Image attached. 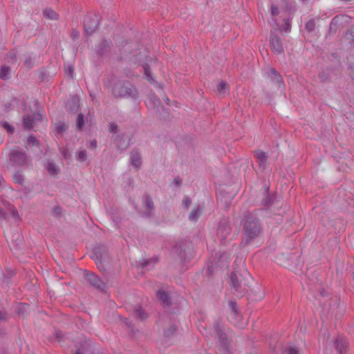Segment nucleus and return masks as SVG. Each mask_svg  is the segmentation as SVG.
Segmentation results:
<instances>
[{
	"instance_id": "f257e3e1",
	"label": "nucleus",
	"mask_w": 354,
	"mask_h": 354,
	"mask_svg": "<svg viewBox=\"0 0 354 354\" xmlns=\"http://www.w3.org/2000/svg\"><path fill=\"white\" fill-rule=\"evenodd\" d=\"M243 230L245 235L246 243L258 238L263 231L261 221L257 216L251 212H247L242 221Z\"/></svg>"
},
{
	"instance_id": "f03ea898",
	"label": "nucleus",
	"mask_w": 354,
	"mask_h": 354,
	"mask_svg": "<svg viewBox=\"0 0 354 354\" xmlns=\"http://www.w3.org/2000/svg\"><path fill=\"white\" fill-rule=\"evenodd\" d=\"M112 93L115 98H130L136 100L139 97L136 88L127 80H116L112 88Z\"/></svg>"
},
{
	"instance_id": "7ed1b4c3",
	"label": "nucleus",
	"mask_w": 354,
	"mask_h": 354,
	"mask_svg": "<svg viewBox=\"0 0 354 354\" xmlns=\"http://www.w3.org/2000/svg\"><path fill=\"white\" fill-rule=\"evenodd\" d=\"M95 263L100 270L106 271L111 266L109 254L104 246H98L94 249Z\"/></svg>"
},
{
	"instance_id": "20e7f679",
	"label": "nucleus",
	"mask_w": 354,
	"mask_h": 354,
	"mask_svg": "<svg viewBox=\"0 0 354 354\" xmlns=\"http://www.w3.org/2000/svg\"><path fill=\"white\" fill-rule=\"evenodd\" d=\"M99 17L95 14H88L84 19V32L86 35H92L97 30Z\"/></svg>"
},
{
	"instance_id": "39448f33",
	"label": "nucleus",
	"mask_w": 354,
	"mask_h": 354,
	"mask_svg": "<svg viewBox=\"0 0 354 354\" xmlns=\"http://www.w3.org/2000/svg\"><path fill=\"white\" fill-rule=\"evenodd\" d=\"M10 162L14 166L22 167L28 164V157L25 151L12 149L9 153Z\"/></svg>"
},
{
	"instance_id": "423d86ee",
	"label": "nucleus",
	"mask_w": 354,
	"mask_h": 354,
	"mask_svg": "<svg viewBox=\"0 0 354 354\" xmlns=\"http://www.w3.org/2000/svg\"><path fill=\"white\" fill-rule=\"evenodd\" d=\"M231 227L228 218H222L219 222L217 229V236L222 243H224L227 238L231 234Z\"/></svg>"
},
{
	"instance_id": "0eeeda50",
	"label": "nucleus",
	"mask_w": 354,
	"mask_h": 354,
	"mask_svg": "<svg viewBox=\"0 0 354 354\" xmlns=\"http://www.w3.org/2000/svg\"><path fill=\"white\" fill-rule=\"evenodd\" d=\"M85 280L96 289L103 290L106 288L105 283L101 279L93 272L85 273Z\"/></svg>"
},
{
	"instance_id": "6e6552de",
	"label": "nucleus",
	"mask_w": 354,
	"mask_h": 354,
	"mask_svg": "<svg viewBox=\"0 0 354 354\" xmlns=\"http://www.w3.org/2000/svg\"><path fill=\"white\" fill-rule=\"evenodd\" d=\"M270 45L272 49L277 53L280 54L283 52L282 41L280 37L275 33L271 32L270 37Z\"/></svg>"
},
{
	"instance_id": "1a4fd4ad",
	"label": "nucleus",
	"mask_w": 354,
	"mask_h": 354,
	"mask_svg": "<svg viewBox=\"0 0 354 354\" xmlns=\"http://www.w3.org/2000/svg\"><path fill=\"white\" fill-rule=\"evenodd\" d=\"M143 204L145 207L146 208V211L142 213V216L149 218L153 214V211L154 209V204L151 197L145 194L143 198Z\"/></svg>"
},
{
	"instance_id": "9d476101",
	"label": "nucleus",
	"mask_w": 354,
	"mask_h": 354,
	"mask_svg": "<svg viewBox=\"0 0 354 354\" xmlns=\"http://www.w3.org/2000/svg\"><path fill=\"white\" fill-rule=\"evenodd\" d=\"M111 41L107 39H102L96 48L95 52L98 56H103L110 52L111 48Z\"/></svg>"
},
{
	"instance_id": "9b49d317",
	"label": "nucleus",
	"mask_w": 354,
	"mask_h": 354,
	"mask_svg": "<svg viewBox=\"0 0 354 354\" xmlns=\"http://www.w3.org/2000/svg\"><path fill=\"white\" fill-rule=\"evenodd\" d=\"M80 100L77 96L71 97L66 104V110L71 113H75L78 111Z\"/></svg>"
},
{
	"instance_id": "f8f14e48",
	"label": "nucleus",
	"mask_w": 354,
	"mask_h": 354,
	"mask_svg": "<svg viewBox=\"0 0 354 354\" xmlns=\"http://www.w3.org/2000/svg\"><path fill=\"white\" fill-rule=\"evenodd\" d=\"M268 77L270 80L276 83L279 88H282L283 87V82L281 76L277 73L274 68H270L268 73Z\"/></svg>"
},
{
	"instance_id": "ddd939ff",
	"label": "nucleus",
	"mask_w": 354,
	"mask_h": 354,
	"mask_svg": "<svg viewBox=\"0 0 354 354\" xmlns=\"http://www.w3.org/2000/svg\"><path fill=\"white\" fill-rule=\"evenodd\" d=\"M214 329L221 343L223 346L226 347L227 346V335L224 333L222 326L218 323H216L214 324Z\"/></svg>"
},
{
	"instance_id": "4468645a",
	"label": "nucleus",
	"mask_w": 354,
	"mask_h": 354,
	"mask_svg": "<svg viewBox=\"0 0 354 354\" xmlns=\"http://www.w3.org/2000/svg\"><path fill=\"white\" fill-rule=\"evenodd\" d=\"M256 156L259 160V167L264 170L266 167L267 160H268V156L264 151H262L261 150H257L255 151Z\"/></svg>"
},
{
	"instance_id": "2eb2a0df",
	"label": "nucleus",
	"mask_w": 354,
	"mask_h": 354,
	"mask_svg": "<svg viewBox=\"0 0 354 354\" xmlns=\"http://www.w3.org/2000/svg\"><path fill=\"white\" fill-rule=\"evenodd\" d=\"M157 297L164 306H169L171 304L167 292L163 290L157 292Z\"/></svg>"
},
{
	"instance_id": "dca6fc26",
	"label": "nucleus",
	"mask_w": 354,
	"mask_h": 354,
	"mask_svg": "<svg viewBox=\"0 0 354 354\" xmlns=\"http://www.w3.org/2000/svg\"><path fill=\"white\" fill-rule=\"evenodd\" d=\"M335 345L337 354H343L346 352L347 348V342L344 339H336Z\"/></svg>"
},
{
	"instance_id": "f3484780",
	"label": "nucleus",
	"mask_w": 354,
	"mask_h": 354,
	"mask_svg": "<svg viewBox=\"0 0 354 354\" xmlns=\"http://www.w3.org/2000/svg\"><path fill=\"white\" fill-rule=\"evenodd\" d=\"M241 274L237 272H232L230 276L231 284L236 292L241 288V281L240 279Z\"/></svg>"
},
{
	"instance_id": "a211bd4d",
	"label": "nucleus",
	"mask_w": 354,
	"mask_h": 354,
	"mask_svg": "<svg viewBox=\"0 0 354 354\" xmlns=\"http://www.w3.org/2000/svg\"><path fill=\"white\" fill-rule=\"evenodd\" d=\"M147 100L148 105L151 108L158 110V108L160 105V101L156 97L154 93H149L147 97Z\"/></svg>"
},
{
	"instance_id": "6ab92c4d",
	"label": "nucleus",
	"mask_w": 354,
	"mask_h": 354,
	"mask_svg": "<svg viewBox=\"0 0 354 354\" xmlns=\"http://www.w3.org/2000/svg\"><path fill=\"white\" fill-rule=\"evenodd\" d=\"M131 160L133 165L136 167H140L142 164L140 153L136 150H133L131 152Z\"/></svg>"
},
{
	"instance_id": "aec40b11",
	"label": "nucleus",
	"mask_w": 354,
	"mask_h": 354,
	"mask_svg": "<svg viewBox=\"0 0 354 354\" xmlns=\"http://www.w3.org/2000/svg\"><path fill=\"white\" fill-rule=\"evenodd\" d=\"M35 119L30 115H24L23 118V127L24 129L30 130L33 127Z\"/></svg>"
},
{
	"instance_id": "412c9836",
	"label": "nucleus",
	"mask_w": 354,
	"mask_h": 354,
	"mask_svg": "<svg viewBox=\"0 0 354 354\" xmlns=\"http://www.w3.org/2000/svg\"><path fill=\"white\" fill-rule=\"evenodd\" d=\"M90 348V345L86 341L81 342L80 345L76 346V351L73 354H85Z\"/></svg>"
},
{
	"instance_id": "4be33fe9",
	"label": "nucleus",
	"mask_w": 354,
	"mask_h": 354,
	"mask_svg": "<svg viewBox=\"0 0 354 354\" xmlns=\"http://www.w3.org/2000/svg\"><path fill=\"white\" fill-rule=\"evenodd\" d=\"M10 68L8 66H0V78L3 80H8L10 77Z\"/></svg>"
},
{
	"instance_id": "5701e85b",
	"label": "nucleus",
	"mask_w": 354,
	"mask_h": 354,
	"mask_svg": "<svg viewBox=\"0 0 354 354\" xmlns=\"http://www.w3.org/2000/svg\"><path fill=\"white\" fill-rule=\"evenodd\" d=\"M202 212V209L201 207L198 206L197 207L192 209L189 215V219L192 221H196L200 217Z\"/></svg>"
},
{
	"instance_id": "b1692460",
	"label": "nucleus",
	"mask_w": 354,
	"mask_h": 354,
	"mask_svg": "<svg viewBox=\"0 0 354 354\" xmlns=\"http://www.w3.org/2000/svg\"><path fill=\"white\" fill-rule=\"evenodd\" d=\"M133 315L139 320H144L147 318V313L141 307H138L134 310Z\"/></svg>"
},
{
	"instance_id": "393cba45",
	"label": "nucleus",
	"mask_w": 354,
	"mask_h": 354,
	"mask_svg": "<svg viewBox=\"0 0 354 354\" xmlns=\"http://www.w3.org/2000/svg\"><path fill=\"white\" fill-rule=\"evenodd\" d=\"M44 15L46 18L51 20H57L58 15L51 8H46L44 10Z\"/></svg>"
},
{
	"instance_id": "a878e982",
	"label": "nucleus",
	"mask_w": 354,
	"mask_h": 354,
	"mask_svg": "<svg viewBox=\"0 0 354 354\" xmlns=\"http://www.w3.org/2000/svg\"><path fill=\"white\" fill-rule=\"evenodd\" d=\"M46 169L48 174L51 176H56L59 173V169L52 162H48L47 163L46 165Z\"/></svg>"
},
{
	"instance_id": "bb28decb",
	"label": "nucleus",
	"mask_w": 354,
	"mask_h": 354,
	"mask_svg": "<svg viewBox=\"0 0 354 354\" xmlns=\"http://www.w3.org/2000/svg\"><path fill=\"white\" fill-rule=\"evenodd\" d=\"M76 129L79 131L82 130L84 127V116L82 113H80L76 119Z\"/></svg>"
},
{
	"instance_id": "cd10ccee",
	"label": "nucleus",
	"mask_w": 354,
	"mask_h": 354,
	"mask_svg": "<svg viewBox=\"0 0 354 354\" xmlns=\"http://www.w3.org/2000/svg\"><path fill=\"white\" fill-rule=\"evenodd\" d=\"M143 70H144V73H145V76L146 79L151 84H153L155 82V80H153V78L151 76V71H150L149 65H147V64L143 65Z\"/></svg>"
},
{
	"instance_id": "c85d7f7f",
	"label": "nucleus",
	"mask_w": 354,
	"mask_h": 354,
	"mask_svg": "<svg viewBox=\"0 0 354 354\" xmlns=\"http://www.w3.org/2000/svg\"><path fill=\"white\" fill-rule=\"evenodd\" d=\"M282 354H299V351L296 347L292 346H286L281 350Z\"/></svg>"
},
{
	"instance_id": "c756f323",
	"label": "nucleus",
	"mask_w": 354,
	"mask_h": 354,
	"mask_svg": "<svg viewBox=\"0 0 354 354\" xmlns=\"http://www.w3.org/2000/svg\"><path fill=\"white\" fill-rule=\"evenodd\" d=\"M75 158L79 162H84L87 159V154L86 150H80L75 153Z\"/></svg>"
},
{
	"instance_id": "7c9ffc66",
	"label": "nucleus",
	"mask_w": 354,
	"mask_h": 354,
	"mask_svg": "<svg viewBox=\"0 0 354 354\" xmlns=\"http://www.w3.org/2000/svg\"><path fill=\"white\" fill-rule=\"evenodd\" d=\"M228 85L225 82H221L217 86V92L221 95H224L228 90Z\"/></svg>"
},
{
	"instance_id": "2f4dec72",
	"label": "nucleus",
	"mask_w": 354,
	"mask_h": 354,
	"mask_svg": "<svg viewBox=\"0 0 354 354\" xmlns=\"http://www.w3.org/2000/svg\"><path fill=\"white\" fill-rule=\"evenodd\" d=\"M13 180L14 181L19 184V185H23L24 183V176L22 175V174L19 171H17L16 172L14 175H13Z\"/></svg>"
},
{
	"instance_id": "473e14b6",
	"label": "nucleus",
	"mask_w": 354,
	"mask_h": 354,
	"mask_svg": "<svg viewBox=\"0 0 354 354\" xmlns=\"http://www.w3.org/2000/svg\"><path fill=\"white\" fill-rule=\"evenodd\" d=\"M55 129L57 133H62L64 131L66 130L67 126L65 124L64 122H59L56 124Z\"/></svg>"
},
{
	"instance_id": "72a5a7b5",
	"label": "nucleus",
	"mask_w": 354,
	"mask_h": 354,
	"mask_svg": "<svg viewBox=\"0 0 354 354\" xmlns=\"http://www.w3.org/2000/svg\"><path fill=\"white\" fill-rule=\"evenodd\" d=\"M1 125L2 127H3L8 131V133H14V131H15L14 127L12 125L9 124L8 122H7L6 121L1 122Z\"/></svg>"
},
{
	"instance_id": "f704fd0d",
	"label": "nucleus",
	"mask_w": 354,
	"mask_h": 354,
	"mask_svg": "<svg viewBox=\"0 0 354 354\" xmlns=\"http://www.w3.org/2000/svg\"><path fill=\"white\" fill-rule=\"evenodd\" d=\"M176 326L175 325L170 326L165 331V335L167 337H169L172 335H174L176 331Z\"/></svg>"
},
{
	"instance_id": "c9c22d12",
	"label": "nucleus",
	"mask_w": 354,
	"mask_h": 354,
	"mask_svg": "<svg viewBox=\"0 0 354 354\" xmlns=\"http://www.w3.org/2000/svg\"><path fill=\"white\" fill-rule=\"evenodd\" d=\"M28 143L31 145H38L39 141L35 136H29L28 138Z\"/></svg>"
},
{
	"instance_id": "e433bc0d",
	"label": "nucleus",
	"mask_w": 354,
	"mask_h": 354,
	"mask_svg": "<svg viewBox=\"0 0 354 354\" xmlns=\"http://www.w3.org/2000/svg\"><path fill=\"white\" fill-rule=\"evenodd\" d=\"M270 10H271V15L272 16H277L278 14H279V8H278V6L274 5V4H272L271 6H270Z\"/></svg>"
},
{
	"instance_id": "4c0bfd02",
	"label": "nucleus",
	"mask_w": 354,
	"mask_h": 354,
	"mask_svg": "<svg viewBox=\"0 0 354 354\" xmlns=\"http://www.w3.org/2000/svg\"><path fill=\"white\" fill-rule=\"evenodd\" d=\"M191 203H192L191 198L188 196H185L183 200V204L184 205L185 208H188L189 207V205H191Z\"/></svg>"
},
{
	"instance_id": "58836bf2",
	"label": "nucleus",
	"mask_w": 354,
	"mask_h": 354,
	"mask_svg": "<svg viewBox=\"0 0 354 354\" xmlns=\"http://www.w3.org/2000/svg\"><path fill=\"white\" fill-rule=\"evenodd\" d=\"M24 64L28 68H31L33 66V61L31 57L28 56V57H26L24 62Z\"/></svg>"
},
{
	"instance_id": "ea45409f",
	"label": "nucleus",
	"mask_w": 354,
	"mask_h": 354,
	"mask_svg": "<svg viewBox=\"0 0 354 354\" xmlns=\"http://www.w3.org/2000/svg\"><path fill=\"white\" fill-rule=\"evenodd\" d=\"M229 306H230V308H231V310L234 312V313L235 315H237L238 314V308L236 306V303L234 302V301H231L230 303Z\"/></svg>"
},
{
	"instance_id": "a19ab883",
	"label": "nucleus",
	"mask_w": 354,
	"mask_h": 354,
	"mask_svg": "<svg viewBox=\"0 0 354 354\" xmlns=\"http://www.w3.org/2000/svg\"><path fill=\"white\" fill-rule=\"evenodd\" d=\"M118 129V126L117 124H115V123H111L109 124V131L111 133H116Z\"/></svg>"
},
{
	"instance_id": "79ce46f5",
	"label": "nucleus",
	"mask_w": 354,
	"mask_h": 354,
	"mask_svg": "<svg viewBox=\"0 0 354 354\" xmlns=\"http://www.w3.org/2000/svg\"><path fill=\"white\" fill-rule=\"evenodd\" d=\"M73 70L74 68L73 66H68L65 70L66 73L68 74L71 78H73Z\"/></svg>"
},
{
	"instance_id": "37998d69",
	"label": "nucleus",
	"mask_w": 354,
	"mask_h": 354,
	"mask_svg": "<svg viewBox=\"0 0 354 354\" xmlns=\"http://www.w3.org/2000/svg\"><path fill=\"white\" fill-rule=\"evenodd\" d=\"M8 320V315L7 313L5 311H1L0 310V323Z\"/></svg>"
},
{
	"instance_id": "c03bdc74",
	"label": "nucleus",
	"mask_w": 354,
	"mask_h": 354,
	"mask_svg": "<svg viewBox=\"0 0 354 354\" xmlns=\"http://www.w3.org/2000/svg\"><path fill=\"white\" fill-rule=\"evenodd\" d=\"M79 35H80V33L77 30H75V29L72 30L71 37L73 40L77 39L79 37Z\"/></svg>"
},
{
	"instance_id": "a18cd8bd",
	"label": "nucleus",
	"mask_w": 354,
	"mask_h": 354,
	"mask_svg": "<svg viewBox=\"0 0 354 354\" xmlns=\"http://www.w3.org/2000/svg\"><path fill=\"white\" fill-rule=\"evenodd\" d=\"M7 57L9 59L10 61H12V62H15L17 59L16 54L14 53H9L7 55Z\"/></svg>"
},
{
	"instance_id": "49530a36",
	"label": "nucleus",
	"mask_w": 354,
	"mask_h": 354,
	"mask_svg": "<svg viewBox=\"0 0 354 354\" xmlns=\"http://www.w3.org/2000/svg\"><path fill=\"white\" fill-rule=\"evenodd\" d=\"M284 21H285L284 30L289 31L290 30V24L288 22V19H284Z\"/></svg>"
},
{
	"instance_id": "de8ad7c7",
	"label": "nucleus",
	"mask_w": 354,
	"mask_h": 354,
	"mask_svg": "<svg viewBox=\"0 0 354 354\" xmlns=\"http://www.w3.org/2000/svg\"><path fill=\"white\" fill-rule=\"evenodd\" d=\"M28 307V306L26 304H22L21 305V306L18 309V313L20 314V313H23L25 310H26V308Z\"/></svg>"
},
{
	"instance_id": "09e8293b",
	"label": "nucleus",
	"mask_w": 354,
	"mask_h": 354,
	"mask_svg": "<svg viewBox=\"0 0 354 354\" xmlns=\"http://www.w3.org/2000/svg\"><path fill=\"white\" fill-rule=\"evenodd\" d=\"M182 183L181 179L179 177H176L174 178L173 183L176 186H180Z\"/></svg>"
},
{
	"instance_id": "8fccbe9b",
	"label": "nucleus",
	"mask_w": 354,
	"mask_h": 354,
	"mask_svg": "<svg viewBox=\"0 0 354 354\" xmlns=\"http://www.w3.org/2000/svg\"><path fill=\"white\" fill-rule=\"evenodd\" d=\"M263 203L265 206H269L272 203V201L270 198L267 197L266 198L263 199Z\"/></svg>"
},
{
	"instance_id": "3c124183",
	"label": "nucleus",
	"mask_w": 354,
	"mask_h": 354,
	"mask_svg": "<svg viewBox=\"0 0 354 354\" xmlns=\"http://www.w3.org/2000/svg\"><path fill=\"white\" fill-rule=\"evenodd\" d=\"M63 336V334L62 333V331L60 330H57L55 332V337H56V339L58 340V341H60L61 338Z\"/></svg>"
},
{
	"instance_id": "603ef678",
	"label": "nucleus",
	"mask_w": 354,
	"mask_h": 354,
	"mask_svg": "<svg viewBox=\"0 0 354 354\" xmlns=\"http://www.w3.org/2000/svg\"><path fill=\"white\" fill-rule=\"evenodd\" d=\"M5 180L2 177V176L0 174V190L3 189L5 187Z\"/></svg>"
},
{
	"instance_id": "864d4df0",
	"label": "nucleus",
	"mask_w": 354,
	"mask_h": 354,
	"mask_svg": "<svg viewBox=\"0 0 354 354\" xmlns=\"http://www.w3.org/2000/svg\"><path fill=\"white\" fill-rule=\"evenodd\" d=\"M349 35L352 41H354V26L351 27L349 30Z\"/></svg>"
},
{
	"instance_id": "5fc2aeb1",
	"label": "nucleus",
	"mask_w": 354,
	"mask_h": 354,
	"mask_svg": "<svg viewBox=\"0 0 354 354\" xmlns=\"http://www.w3.org/2000/svg\"><path fill=\"white\" fill-rule=\"evenodd\" d=\"M89 147L93 148V149H95L97 147V142H96V140H93L91 141Z\"/></svg>"
},
{
	"instance_id": "6e6d98bb",
	"label": "nucleus",
	"mask_w": 354,
	"mask_h": 354,
	"mask_svg": "<svg viewBox=\"0 0 354 354\" xmlns=\"http://www.w3.org/2000/svg\"><path fill=\"white\" fill-rule=\"evenodd\" d=\"M6 218V212L0 207V218Z\"/></svg>"
},
{
	"instance_id": "4d7b16f0",
	"label": "nucleus",
	"mask_w": 354,
	"mask_h": 354,
	"mask_svg": "<svg viewBox=\"0 0 354 354\" xmlns=\"http://www.w3.org/2000/svg\"><path fill=\"white\" fill-rule=\"evenodd\" d=\"M150 262V260H145L141 263V266L142 268L146 267Z\"/></svg>"
},
{
	"instance_id": "13d9d810",
	"label": "nucleus",
	"mask_w": 354,
	"mask_h": 354,
	"mask_svg": "<svg viewBox=\"0 0 354 354\" xmlns=\"http://www.w3.org/2000/svg\"><path fill=\"white\" fill-rule=\"evenodd\" d=\"M124 323H125V324H126L129 328H130V327H131V321H130L129 319L126 318V319H124Z\"/></svg>"
},
{
	"instance_id": "bf43d9fd",
	"label": "nucleus",
	"mask_w": 354,
	"mask_h": 354,
	"mask_svg": "<svg viewBox=\"0 0 354 354\" xmlns=\"http://www.w3.org/2000/svg\"><path fill=\"white\" fill-rule=\"evenodd\" d=\"M12 216L13 217H18L19 216L18 212H17V209H12Z\"/></svg>"
},
{
	"instance_id": "052dcab7",
	"label": "nucleus",
	"mask_w": 354,
	"mask_h": 354,
	"mask_svg": "<svg viewBox=\"0 0 354 354\" xmlns=\"http://www.w3.org/2000/svg\"><path fill=\"white\" fill-rule=\"evenodd\" d=\"M336 17L333 18L331 23H330V28H332V26L333 25H335L337 24V21H336Z\"/></svg>"
},
{
	"instance_id": "680f3d73",
	"label": "nucleus",
	"mask_w": 354,
	"mask_h": 354,
	"mask_svg": "<svg viewBox=\"0 0 354 354\" xmlns=\"http://www.w3.org/2000/svg\"><path fill=\"white\" fill-rule=\"evenodd\" d=\"M301 282L303 283V282H305L306 284H308V282H307V277L305 275V279L303 278V277H301Z\"/></svg>"
},
{
	"instance_id": "e2e57ef3",
	"label": "nucleus",
	"mask_w": 354,
	"mask_h": 354,
	"mask_svg": "<svg viewBox=\"0 0 354 354\" xmlns=\"http://www.w3.org/2000/svg\"><path fill=\"white\" fill-rule=\"evenodd\" d=\"M330 310L332 311V313H335L336 316L338 315V313H335V310L333 306H330Z\"/></svg>"
},
{
	"instance_id": "0e129e2a",
	"label": "nucleus",
	"mask_w": 354,
	"mask_h": 354,
	"mask_svg": "<svg viewBox=\"0 0 354 354\" xmlns=\"http://www.w3.org/2000/svg\"><path fill=\"white\" fill-rule=\"evenodd\" d=\"M55 212L56 214H59L60 213V208L59 207L55 208Z\"/></svg>"
},
{
	"instance_id": "69168bd1",
	"label": "nucleus",
	"mask_w": 354,
	"mask_h": 354,
	"mask_svg": "<svg viewBox=\"0 0 354 354\" xmlns=\"http://www.w3.org/2000/svg\"><path fill=\"white\" fill-rule=\"evenodd\" d=\"M335 304H338V308H339V306H340L339 299H335Z\"/></svg>"
},
{
	"instance_id": "338daca9",
	"label": "nucleus",
	"mask_w": 354,
	"mask_h": 354,
	"mask_svg": "<svg viewBox=\"0 0 354 354\" xmlns=\"http://www.w3.org/2000/svg\"><path fill=\"white\" fill-rule=\"evenodd\" d=\"M169 101H170V100H169V98H167V97L165 99V102H166V104H168V105L169 104Z\"/></svg>"
},
{
	"instance_id": "774afa93",
	"label": "nucleus",
	"mask_w": 354,
	"mask_h": 354,
	"mask_svg": "<svg viewBox=\"0 0 354 354\" xmlns=\"http://www.w3.org/2000/svg\"><path fill=\"white\" fill-rule=\"evenodd\" d=\"M309 26H310V21L306 22V25H305L306 28L308 29Z\"/></svg>"
}]
</instances>
